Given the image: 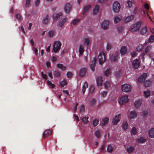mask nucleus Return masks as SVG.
<instances>
[{"instance_id":"obj_51","label":"nucleus","mask_w":154,"mask_h":154,"mask_svg":"<svg viewBox=\"0 0 154 154\" xmlns=\"http://www.w3.org/2000/svg\"><path fill=\"white\" fill-rule=\"evenodd\" d=\"M80 20L79 19H74L72 22V23L74 25H75L77 24V23L79 22Z\"/></svg>"},{"instance_id":"obj_18","label":"nucleus","mask_w":154,"mask_h":154,"mask_svg":"<svg viewBox=\"0 0 154 154\" xmlns=\"http://www.w3.org/2000/svg\"><path fill=\"white\" fill-rule=\"evenodd\" d=\"M86 72V69L85 68L82 69L79 72V75L81 76H83L85 75Z\"/></svg>"},{"instance_id":"obj_57","label":"nucleus","mask_w":154,"mask_h":154,"mask_svg":"<svg viewBox=\"0 0 154 154\" xmlns=\"http://www.w3.org/2000/svg\"><path fill=\"white\" fill-rule=\"evenodd\" d=\"M111 48L110 45L109 43H107L106 45V49L108 51L110 50Z\"/></svg>"},{"instance_id":"obj_39","label":"nucleus","mask_w":154,"mask_h":154,"mask_svg":"<svg viewBox=\"0 0 154 154\" xmlns=\"http://www.w3.org/2000/svg\"><path fill=\"white\" fill-rule=\"evenodd\" d=\"M113 149V148L110 145L108 146L107 151L108 152H111L112 151Z\"/></svg>"},{"instance_id":"obj_14","label":"nucleus","mask_w":154,"mask_h":154,"mask_svg":"<svg viewBox=\"0 0 154 154\" xmlns=\"http://www.w3.org/2000/svg\"><path fill=\"white\" fill-rule=\"evenodd\" d=\"M120 52L122 55H123L126 54L127 52V49L125 46H122L120 50Z\"/></svg>"},{"instance_id":"obj_49","label":"nucleus","mask_w":154,"mask_h":154,"mask_svg":"<svg viewBox=\"0 0 154 154\" xmlns=\"http://www.w3.org/2000/svg\"><path fill=\"white\" fill-rule=\"evenodd\" d=\"M95 135L97 138H99L100 137V132L99 131L97 130L95 132Z\"/></svg>"},{"instance_id":"obj_50","label":"nucleus","mask_w":154,"mask_h":154,"mask_svg":"<svg viewBox=\"0 0 154 154\" xmlns=\"http://www.w3.org/2000/svg\"><path fill=\"white\" fill-rule=\"evenodd\" d=\"M31 2V0H26L25 5V7H28L30 5Z\"/></svg>"},{"instance_id":"obj_1","label":"nucleus","mask_w":154,"mask_h":154,"mask_svg":"<svg viewBox=\"0 0 154 154\" xmlns=\"http://www.w3.org/2000/svg\"><path fill=\"white\" fill-rule=\"evenodd\" d=\"M61 43L59 41H57L54 42L53 50L54 53H57L58 51L60 49L61 47Z\"/></svg>"},{"instance_id":"obj_64","label":"nucleus","mask_w":154,"mask_h":154,"mask_svg":"<svg viewBox=\"0 0 154 154\" xmlns=\"http://www.w3.org/2000/svg\"><path fill=\"white\" fill-rule=\"evenodd\" d=\"M80 112H85V108L83 105L81 106L80 109Z\"/></svg>"},{"instance_id":"obj_48","label":"nucleus","mask_w":154,"mask_h":154,"mask_svg":"<svg viewBox=\"0 0 154 154\" xmlns=\"http://www.w3.org/2000/svg\"><path fill=\"white\" fill-rule=\"evenodd\" d=\"M110 70L109 69H107L104 72V75L106 76H108L110 73Z\"/></svg>"},{"instance_id":"obj_6","label":"nucleus","mask_w":154,"mask_h":154,"mask_svg":"<svg viewBox=\"0 0 154 154\" xmlns=\"http://www.w3.org/2000/svg\"><path fill=\"white\" fill-rule=\"evenodd\" d=\"M128 99L127 95H125L122 97L119 101V103L120 105H122L124 103H126L128 101Z\"/></svg>"},{"instance_id":"obj_41","label":"nucleus","mask_w":154,"mask_h":154,"mask_svg":"<svg viewBox=\"0 0 154 154\" xmlns=\"http://www.w3.org/2000/svg\"><path fill=\"white\" fill-rule=\"evenodd\" d=\"M151 84V82L149 80H147L144 82V85L145 87H148Z\"/></svg>"},{"instance_id":"obj_30","label":"nucleus","mask_w":154,"mask_h":154,"mask_svg":"<svg viewBox=\"0 0 154 154\" xmlns=\"http://www.w3.org/2000/svg\"><path fill=\"white\" fill-rule=\"evenodd\" d=\"M49 16L48 15L46 16L43 19V23L45 24H47L49 22L48 19Z\"/></svg>"},{"instance_id":"obj_59","label":"nucleus","mask_w":154,"mask_h":154,"mask_svg":"<svg viewBox=\"0 0 154 154\" xmlns=\"http://www.w3.org/2000/svg\"><path fill=\"white\" fill-rule=\"evenodd\" d=\"M151 47L149 46H148L145 50V52H148L150 49Z\"/></svg>"},{"instance_id":"obj_17","label":"nucleus","mask_w":154,"mask_h":154,"mask_svg":"<svg viewBox=\"0 0 154 154\" xmlns=\"http://www.w3.org/2000/svg\"><path fill=\"white\" fill-rule=\"evenodd\" d=\"M67 19L66 18L61 19L59 21L58 26L60 27H62L64 25Z\"/></svg>"},{"instance_id":"obj_19","label":"nucleus","mask_w":154,"mask_h":154,"mask_svg":"<svg viewBox=\"0 0 154 154\" xmlns=\"http://www.w3.org/2000/svg\"><path fill=\"white\" fill-rule=\"evenodd\" d=\"M97 85L98 86L101 85L102 83V79L101 77H98L97 79Z\"/></svg>"},{"instance_id":"obj_4","label":"nucleus","mask_w":154,"mask_h":154,"mask_svg":"<svg viewBox=\"0 0 154 154\" xmlns=\"http://www.w3.org/2000/svg\"><path fill=\"white\" fill-rule=\"evenodd\" d=\"M122 89L123 92H128L131 91V86L128 84H124L122 85Z\"/></svg>"},{"instance_id":"obj_22","label":"nucleus","mask_w":154,"mask_h":154,"mask_svg":"<svg viewBox=\"0 0 154 154\" xmlns=\"http://www.w3.org/2000/svg\"><path fill=\"white\" fill-rule=\"evenodd\" d=\"M119 56V54L117 53L115 55H112V59L114 61L117 62L118 57Z\"/></svg>"},{"instance_id":"obj_15","label":"nucleus","mask_w":154,"mask_h":154,"mask_svg":"<svg viewBox=\"0 0 154 154\" xmlns=\"http://www.w3.org/2000/svg\"><path fill=\"white\" fill-rule=\"evenodd\" d=\"M142 103L141 100H139L135 101L134 104L136 108H138L140 107Z\"/></svg>"},{"instance_id":"obj_31","label":"nucleus","mask_w":154,"mask_h":154,"mask_svg":"<svg viewBox=\"0 0 154 154\" xmlns=\"http://www.w3.org/2000/svg\"><path fill=\"white\" fill-rule=\"evenodd\" d=\"M131 134L132 135H134L136 134L137 131L136 129L134 127L132 128L131 131Z\"/></svg>"},{"instance_id":"obj_37","label":"nucleus","mask_w":154,"mask_h":154,"mask_svg":"<svg viewBox=\"0 0 154 154\" xmlns=\"http://www.w3.org/2000/svg\"><path fill=\"white\" fill-rule=\"evenodd\" d=\"M47 82L48 85L51 88H55V85L54 84H52L51 81L49 80H48L47 81Z\"/></svg>"},{"instance_id":"obj_33","label":"nucleus","mask_w":154,"mask_h":154,"mask_svg":"<svg viewBox=\"0 0 154 154\" xmlns=\"http://www.w3.org/2000/svg\"><path fill=\"white\" fill-rule=\"evenodd\" d=\"M89 117H83L82 119V122L85 124H87V123L88 122V119Z\"/></svg>"},{"instance_id":"obj_36","label":"nucleus","mask_w":154,"mask_h":154,"mask_svg":"<svg viewBox=\"0 0 154 154\" xmlns=\"http://www.w3.org/2000/svg\"><path fill=\"white\" fill-rule=\"evenodd\" d=\"M145 141V139L142 137H140L138 140V142L140 143H143Z\"/></svg>"},{"instance_id":"obj_46","label":"nucleus","mask_w":154,"mask_h":154,"mask_svg":"<svg viewBox=\"0 0 154 154\" xmlns=\"http://www.w3.org/2000/svg\"><path fill=\"white\" fill-rule=\"evenodd\" d=\"M128 126V125L127 122H123L122 125V128L124 129H126L127 128Z\"/></svg>"},{"instance_id":"obj_60","label":"nucleus","mask_w":154,"mask_h":154,"mask_svg":"<svg viewBox=\"0 0 154 154\" xmlns=\"http://www.w3.org/2000/svg\"><path fill=\"white\" fill-rule=\"evenodd\" d=\"M16 17L19 20H20L22 18L21 15L19 14H16Z\"/></svg>"},{"instance_id":"obj_63","label":"nucleus","mask_w":154,"mask_h":154,"mask_svg":"<svg viewBox=\"0 0 154 154\" xmlns=\"http://www.w3.org/2000/svg\"><path fill=\"white\" fill-rule=\"evenodd\" d=\"M121 73V71L120 70H119L118 71H117L116 73V75L117 77H119L120 76V75Z\"/></svg>"},{"instance_id":"obj_62","label":"nucleus","mask_w":154,"mask_h":154,"mask_svg":"<svg viewBox=\"0 0 154 154\" xmlns=\"http://www.w3.org/2000/svg\"><path fill=\"white\" fill-rule=\"evenodd\" d=\"M96 103V101L94 99H93L92 101L90 102V104L91 105L93 106Z\"/></svg>"},{"instance_id":"obj_38","label":"nucleus","mask_w":154,"mask_h":154,"mask_svg":"<svg viewBox=\"0 0 154 154\" xmlns=\"http://www.w3.org/2000/svg\"><path fill=\"white\" fill-rule=\"evenodd\" d=\"M134 150V148L133 147L131 146L127 148V152L128 153H130L132 152Z\"/></svg>"},{"instance_id":"obj_25","label":"nucleus","mask_w":154,"mask_h":154,"mask_svg":"<svg viewBox=\"0 0 154 154\" xmlns=\"http://www.w3.org/2000/svg\"><path fill=\"white\" fill-rule=\"evenodd\" d=\"M99 9V7L98 5H96L95 6L93 10V14L94 15L96 14L98 12Z\"/></svg>"},{"instance_id":"obj_27","label":"nucleus","mask_w":154,"mask_h":154,"mask_svg":"<svg viewBox=\"0 0 154 154\" xmlns=\"http://www.w3.org/2000/svg\"><path fill=\"white\" fill-rule=\"evenodd\" d=\"M57 67L60 69L62 70H64L66 69V67L64 66L63 64H61L58 63L57 64Z\"/></svg>"},{"instance_id":"obj_42","label":"nucleus","mask_w":154,"mask_h":154,"mask_svg":"<svg viewBox=\"0 0 154 154\" xmlns=\"http://www.w3.org/2000/svg\"><path fill=\"white\" fill-rule=\"evenodd\" d=\"M95 87L93 85H91V86L90 88H89V92L91 94H92L94 90Z\"/></svg>"},{"instance_id":"obj_35","label":"nucleus","mask_w":154,"mask_h":154,"mask_svg":"<svg viewBox=\"0 0 154 154\" xmlns=\"http://www.w3.org/2000/svg\"><path fill=\"white\" fill-rule=\"evenodd\" d=\"M143 46L141 44H140L137 45V51H141L143 48Z\"/></svg>"},{"instance_id":"obj_5","label":"nucleus","mask_w":154,"mask_h":154,"mask_svg":"<svg viewBox=\"0 0 154 154\" xmlns=\"http://www.w3.org/2000/svg\"><path fill=\"white\" fill-rule=\"evenodd\" d=\"M98 59L99 63L102 64L106 61V58L105 54L103 52L100 53L98 56Z\"/></svg>"},{"instance_id":"obj_56","label":"nucleus","mask_w":154,"mask_h":154,"mask_svg":"<svg viewBox=\"0 0 154 154\" xmlns=\"http://www.w3.org/2000/svg\"><path fill=\"white\" fill-rule=\"evenodd\" d=\"M66 76L68 78H70L72 76V73L70 72H68L66 74Z\"/></svg>"},{"instance_id":"obj_2","label":"nucleus","mask_w":154,"mask_h":154,"mask_svg":"<svg viewBox=\"0 0 154 154\" xmlns=\"http://www.w3.org/2000/svg\"><path fill=\"white\" fill-rule=\"evenodd\" d=\"M141 22L139 21L134 24L133 26L131 29V32H137L139 30L141 25Z\"/></svg>"},{"instance_id":"obj_44","label":"nucleus","mask_w":154,"mask_h":154,"mask_svg":"<svg viewBox=\"0 0 154 154\" xmlns=\"http://www.w3.org/2000/svg\"><path fill=\"white\" fill-rule=\"evenodd\" d=\"M67 84V82L66 80H63L60 83V86L63 87L64 85H66Z\"/></svg>"},{"instance_id":"obj_29","label":"nucleus","mask_w":154,"mask_h":154,"mask_svg":"<svg viewBox=\"0 0 154 154\" xmlns=\"http://www.w3.org/2000/svg\"><path fill=\"white\" fill-rule=\"evenodd\" d=\"M149 136L152 137H154V128H152L149 131Z\"/></svg>"},{"instance_id":"obj_8","label":"nucleus","mask_w":154,"mask_h":154,"mask_svg":"<svg viewBox=\"0 0 154 154\" xmlns=\"http://www.w3.org/2000/svg\"><path fill=\"white\" fill-rule=\"evenodd\" d=\"M109 22L108 21L104 20L102 23L101 27L103 29H106L108 27Z\"/></svg>"},{"instance_id":"obj_28","label":"nucleus","mask_w":154,"mask_h":154,"mask_svg":"<svg viewBox=\"0 0 154 154\" xmlns=\"http://www.w3.org/2000/svg\"><path fill=\"white\" fill-rule=\"evenodd\" d=\"M84 51V47L82 45H81L80 46L79 49V53L80 55H82Z\"/></svg>"},{"instance_id":"obj_11","label":"nucleus","mask_w":154,"mask_h":154,"mask_svg":"<svg viewBox=\"0 0 154 154\" xmlns=\"http://www.w3.org/2000/svg\"><path fill=\"white\" fill-rule=\"evenodd\" d=\"M132 64L133 66L135 69L138 68L140 65V62L137 59L134 60Z\"/></svg>"},{"instance_id":"obj_52","label":"nucleus","mask_w":154,"mask_h":154,"mask_svg":"<svg viewBox=\"0 0 154 154\" xmlns=\"http://www.w3.org/2000/svg\"><path fill=\"white\" fill-rule=\"evenodd\" d=\"M85 43L86 45L88 46L89 44V41L88 38H85Z\"/></svg>"},{"instance_id":"obj_43","label":"nucleus","mask_w":154,"mask_h":154,"mask_svg":"<svg viewBox=\"0 0 154 154\" xmlns=\"http://www.w3.org/2000/svg\"><path fill=\"white\" fill-rule=\"evenodd\" d=\"M99 121V120L98 119H94L93 122V125L95 127L98 124Z\"/></svg>"},{"instance_id":"obj_10","label":"nucleus","mask_w":154,"mask_h":154,"mask_svg":"<svg viewBox=\"0 0 154 154\" xmlns=\"http://www.w3.org/2000/svg\"><path fill=\"white\" fill-rule=\"evenodd\" d=\"M72 9V7L69 3L66 4L64 7V10L67 13H69Z\"/></svg>"},{"instance_id":"obj_21","label":"nucleus","mask_w":154,"mask_h":154,"mask_svg":"<svg viewBox=\"0 0 154 154\" xmlns=\"http://www.w3.org/2000/svg\"><path fill=\"white\" fill-rule=\"evenodd\" d=\"M137 116V113L134 110L131 111L130 113V119H134Z\"/></svg>"},{"instance_id":"obj_20","label":"nucleus","mask_w":154,"mask_h":154,"mask_svg":"<svg viewBox=\"0 0 154 154\" xmlns=\"http://www.w3.org/2000/svg\"><path fill=\"white\" fill-rule=\"evenodd\" d=\"M62 15V14L61 13H59L58 14H54L53 17V21L57 20Z\"/></svg>"},{"instance_id":"obj_3","label":"nucleus","mask_w":154,"mask_h":154,"mask_svg":"<svg viewBox=\"0 0 154 154\" xmlns=\"http://www.w3.org/2000/svg\"><path fill=\"white\" fill-rule=\"evenodd\" d=\"M120 8V5L119 3L117 1L115 2L112 6L113 11L116 12H118Z\"/></svg>"},{"instance_id":"obj_23","label":"nucleus","mask_w":154,"mask_h":154,"mask_svg":"<svg viewBox=\"0 0 154 154\" xmlns=\"http://www.w3.org/2000/svg\"><path fill=\"white\" fill-rule=\"evenodd\" d=\"M88 85L87 83L85 82L82 87V92L83 94L85 93L86 88L88 87Z\"/></svg>"},{"instance_id":"obj_45","label":"nucleus","mask_w":154,"mask_h":154,"mask_svg":"<svg viewBox=\"0 0 154 154\" xmlns=\"http://www.w3.org/2000/svg\"><path fill=\"white\" fill-rule=\"evenodd\" d=\"M144 94L146 97H148L150 94L149 91L148 90H147L146 91H144Z\"/></svg>"},{"instance_id":"obj_34","label":"nucleus","mask_w":154,"mask_h":154,"mask_svg":"<svg viewBox=\"0 0 154 154\" xmlns=\"http://www.w3.org/2000/svg\"><path fill=\"white\" fill-rule=\"evenodd\" d=\"M91 7V5H90L88 6H85L84 8V11L83 13V14H84L88 11V10Z\"/></svg>"},{"instance_id":"obj_12","label":"nucleus","mask_w":154,"mask_h":154,"mask_svg":"<svg viewBox=\"0 0 154 154\" xmlns=\"http://www.w3.org/2000/svg\"><path fill=\"white\" fill-rule=\"evenodd\" d=\"M52 131L49 130H46L44 132L43 134V138H45L48 137L51 134Z\"/></svg>"},{"instance_id":"obj_55","label":"nucleus","mask_w":154,"mask_h":154,"mask_svg":"<svg viewBox=\"0 0 154 154\" xmlns=\"http://www.w3.org/2000/svg\"><path fill=\"white\" fill-rule=\"evenodd\" d=\"M54 34V32L53 31H51L48 33V35L50 37H52Z\"/></svg>"},{"instance_id":"obj_13","label":"nucleus","mask_w":154,"mask_h":154,"mask_svg":"<svg viewBox=\"0 0 154 154\" xmlns=\"http://www.w3.org/2000/svg\"><path fill=\"white\" fill-rule=\"evenodd\" d=\"M96 61V59L95 58H94L93 60L91 62V70L93 71L94 70V67H95Z\"/></svg>"},{"instance_id":"obj_26","label":"nucleus","mask_w":154,"mask_h":154,"mask_svg":"<svg viewBox=\"0 0 154 154\" xmlns=\"http://www.w3.org/2000/svg\"><path fill=\"white\" fill-rule=\"evenodd\" d=\"M147 31V28L145 26L142 28L140 30V33L141 34L144 35L146 33Z\"/></svg>"},{"instance_id":"obj_58","label":"nucleus","mask_w":154,"mask_h":154,"mask_svg":"<svg viewBox=\"0 0 154 154\" xmlns=\"http://www.w3.org/2000/svg\"><path fill=\"white\" fill-rule=\"evenodd\" d=\"M107 93L106 91H103L101 92V94L103 97H104L107 95Z\"/></svg>"},{"instance_id":"obj_40","label":"nucleus","mask_w":154,"mask_h":154,"mask_svg":"<svg viewBox=\"0 0 154 154\" xmlns=\"http://www.w3.org/2000/svg\"><path fill=\"white\" fill-rule=\"evenodd\" d=\"M148 41L149 42H154V36L153 35H151L150 36Z\"/></svg>"},{"instance_id":"obj_24","label":"nucleus","mask_w":154,"mask_h":154,"mask_svg":"<svg viewBox=\"0 0 154 154\" xmlns=\"http://www.w3.org/2000/svg\"><path fill=\"white\" fill-rule=\"evenodd\" d=\"M109 119L107 117H106L102 119L101 123L102 125H104L108 123Z\"/></svg>"},{"instance_id":"obj_53","label":"nucleus","mask_w":154,"mask_h":154,"mask_svg":"<svg viewBox=\"0 0 154 154\" xmlns=\"http://www.w3.org/2000/svg\"><path fill=\"white\" fill-rule=\"evenodd\" d=\"M41 75L42 78L44 79L45 80L47 79V76L46 74H44L43 72L42 71L41 72Z\"/></svg>"},{"instance_id":"obj_54","label":"nucleus","mask_w":154,"mask_h":154,"mask_svg":"<svg viewBox=\"0 0 154 154\" xmlns=\"http://www.w3.org/2000/svg\"><path fill=\"white\" fill-rule=\"evenodd\" d=\"M123 27L122 26L119 27L117 28L118 31L119 33H120L122 32V30L123 29Z\"/></svg>"},{"instance_id":"obj_7","label":"nucleus","mask_w":154,"mask_h":154,"mask_svg":"<svg viewBox=\"0 0 154 154\" xmlns=\"http://www.w3.org/2000/svg\"><path fill=\"white\" fill-rule=\"evenodd\" d=\"M147 74L144 73L141 75L138 78V82L140 83H143L144 82L145 79L147 76Z\"/></svg>"},{"instance_id":"obj_61","label":"nucleus","mask_w":154,"mask_h":154,"mask_svg":"<svg viewBox=\"0 0 154 154\" xmlns=\"http://www.w3.org/2000/svg\"><path fill=\"white\" fill-rule=\"evenodd\" d=\"M127 4H128V7L129 8L131 7L132 6V2L129 0L127 1Z\"/></svg>"},{"instance_id":"obj_47","label":"nucleus","mask_w":154,"mask_h":154,"mask_svg":"<svg viewBox=\"0 0 154 154\" xmlns=\"http://www.w3.org/2000/svg\"><path fill=\"white\" fill-rule=\"evenodd\" d=\"M54 75L56 77H59L60 76V74L58 71H56L54 72Z\"/></svg>"},{"instance_id":"obj_9","label":"nucleus","mask_w":154,"mask_h":154,"mask_svg":"<svg viewBox=\"0 0 154 154\" xmlns=\"http://www.w3.org/2000/svg\"><path fill=\"white\" fill-rule=\"evenodd\" d=\"M121 114L116 115L113 119V122L114 125L117 124L120 121L119 117L121 116Z\"/></svg>"},{"instance_id":"obj_16","label":"nucleus","mask_w":154,"mask_h":154,"mask_svg":"<svg viewBox=\"0 0 154 154\" xmlns=\"http://www.w3.org/2000/svg\"><path fill=\"white\" fill-rule=\"evenodd\" d=\"M134 18V16L133 15H131L126 17L125 20V23H127L131 21Z\"/></svg>"},{"instance_id":"obj_32","label":"nucleus","mask_w":154,"mask_h":154,"mask_svg":"<svg viewBox=\"0 0 154 154\" xmlns=\"http://www.w3.org/2000/svg\"><path fill=\"white\" fill-rule=\"evenodd\" d=\"M121 20V18L118 16H116L114 19V21L115 23H117L120 21Z\"/></svg>"}]
</instances>
